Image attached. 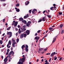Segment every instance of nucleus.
<instances>
[{"label": "nucleus", "mask_w": 64, "mask_h": 64, "mask_svg": "<svg viewBox=\"0 0 64 64\" xmlns=\"http://www.w3.org/2000/svg\"><path fill=\"white\" fill-rule=\"evenodd\" d=\"M5 19L4 18V19H3L2 20L3 22H5Z\"/></svg>", "instance_id": "51"}, {"label": "nucleus", "mask_w": 64, "mask_h": 64, "mask_svg": "<svg viewBox=\"0 0 64 64\" xmlns=\"http://www.w3.org/2000/svg\"><path fill=\"white\" fill-rule=\"evenodd\" d=\"M22 32V30H20L18 32V33L19 34H20L21 32Z\"/></svg>", "instance_id": "35"}, {"label": "nucleus", "mask_w": 64, "mask_h": 64, "mask_svg": "<svg viewBox=\"0 0 64 64\" xmlns=\"http://www.w3.org/2000/svg\"><path fill=\"white\" fill-rule=\"evenodd\" d=\"M23 35L24 37H26V36H27V34H23Z\"/></svg>", "instance_id": "21"}, {"label": "nucleus", "mask_w": 64, "mask_h": 64, "mask_svg": "<svg viewBox=\"0 0 64 64\" xmlns=\"http://www.w3.org/2000/svg\"><path fill=\"white\" fill-rule=\"evenodd\" d=\"M37 33H36V34H35L34 36H37Z\"/></svg>", "instance_id": "56"}, {"label": "nucleus", "mask_w": 64, "mask_h": 64, "mask_svg": "<svg viewBox=\"0 0 64 64\" xmlns=\"http://www.w3.org/2000/svg\"><path fill=\"white\" fill-rule=\"evenodd\" d=\"M5 0H0V1L2 2H4L5 1Z\"/></svg>", "instance_id": "62"}, {"label": "nucleus", "mask_w": 64, "mask_h": 64, "mask_svg": "<svg viewBox=\"0 0 64 64\" xmlns=\"http://www.w3.org/2000/svg\"><path fill=\"white\" fill-rule=\"evenodd\" d=\"M1 58H2V59H3V58H4V57L3 56H1Z\"/></svg>", "instance_id": "61"}, {"label": "nucleus", "mask_w": 64, "mask_h": 64, "mask_svg": "<svg viewBox=\"0 0 64 64\" xmlns=\"http://www.w3.org/2000/svg\"><path fill=\"white\" fill-rule=\"evenodd\" d=\"M0 44H2V40H0Z\"/></svg>", "instance_id": "37"}, {"label": "nucleus", "mask_w": 64, "mask_h": 64, "mask_svg": "<svg viewBox=\"0 0 64 64\" xmlns=\"http://www.w3.org/2000/svg\"><path fill=\"white\" fill-rule=\"evenodd\" d=\"M20 11V10L19 9H18L16 10V12H19Z\"/></svg>", "instance_id": "33"}, {"label": "nucleus", "mask_w": 64, "mask_h": 64, "mask_svg": "<svg viewBox=\"0 0 64 64\" xmlns=\"http://www.w3.org/2000/svg\"><path fill=\"white\" fill-rule=\"evenodd\" d=\"M30 32L29 30H26V33L27 35H28L30 33Z\"/></svg>", "instance_id": "5"}, {"label": "nucleus", "mask_w": 64, "mask_h": 64, "mask_svg": "<svg viewBox=\"0 0 64 64\" xmlns=\"http://www.w3.org/2000/svg\"><path fill=\"white\" fill-rule=\"evenodd\" d=\"M13 44H14L15 45V44H16V42H13Z\"/></svg>", "instance_id": "55"}, {"label": "nucleus", "mask_w": 64, "mask_h": 64, "mask_svg": "<svg viewBox=\"0 0 64 64\" xmlns=\"http://www.w3.org/2000/svg\"><path fill=\"white\" fill-rule=\"evenodd\" d=\"M10 50H9V49H8V50H7V52H9Z\"/></svg>", "instance_id": "54"}, {"label": "nucleus", "mask_w": 64, "mask_h": 64, "mask_svg": "<svg viewBox=\"0 0 64 64\" xmlns=\"http://www.w3.org/2000/svg\"><path fill=\"white\" fill-rule=\"evenodd\" d=\"M3 6H6V4H5V3H4L3 4Z\"/></svg>", "instance_id": "49"}, {"label": "nucleus", "mask_w": 64, "mask_h": 64, "mask_svg": "<svg viewBox=\"0 0 64 64\" xmlns=\"http://www.w3.org/2000/svg\"><path fill=\"white\" fill-rule=\"evenodd\" d=\"M32 11V10H29V12L30 13H31Z\"/></svg>", "instance_id": "43"}, {"label": "nucleus", "mask_w": 64, "mask_h": 64, "mask_svg": "<svg viewBox=\"0 0 64 64\" xmlns=\"http://www.w3.org/2000/svg\"><path fill=\"white\" fill-rule=\"evenodd\" d=\"M41 31V30H39L38 31V32H37L38 33H40V32Z\"/></svg>", "instance_id": "39"}, {"label": "nucleus", "mask_w": 64, "mask_h": 64, "mask_svg": "<svg viewBox=\"0 0 64 64\" xmlns=\"http://www.w3.org/2000/svg\"><path fill=\"white\" fill-rule=\"evenodd\" d=\"M8 44H10V45H11V42L10 40L9 41Z\"/></svg>", "instance_id": "17"}, {"label": "nucleus", "mask_w": 64, "mask_h": 64, "mask_svg": "<svg viewBox=\"0 0 64 64\" xmlns=\"http://www.w3.org/2000/svg\"><path fill=\"white\" fill-rule=\"evenodd\" d=\"M64 30H62L61 32V34H62L64 33Z\"/></svg>", "instance_id": "28"}, {"label": "nucleus", "mask_w": 64, "mask_h": 64, "mask_svg": "<svg viewBox=\"0 0 64 64\" xmlns=\"http://www.w3.org/2000/svg\"><path fill=\"white\" fill-rule=\"evenodd\" d=\"M42 19H40L39 21H38V22H41L42 21Z\"/></svg>", "instance_id": "42"}, {"label": "nucleus", "mask_w": 64, "mask_h": 64, "mask_svg": "<svg viewBox=\"0 0 64 64\" xmlns=\"http://www.w3.org/2000/svg\"><path fill=\"white\" fill-rule=\"evenodd\" d=\"M48 34H46V35H45V36L44 37V38H46V37L47 36Z\"/></svg>", "instance_id": "47"}, {"label": "nucleus", "mask_w": 64, "mask_h": 64, "mask_svg": "<svg viewBox=\"0 0 64 64\" xmlns=\"http://www.w3.org/2000/svg\"><path fill=\"white\" fill-rule=\"evenodd\" d=\"M24 62H21V63L20 64H23V63Z\"/></svg>", "instance_id": "63"}, {"label": "nucleus", "mask_w": 64, "mask_h": 64, "mask_svg": "<svg viewBox=\"0 0 64 64\" xmlns=\"http://www.w3.org/2000/svg\"><path fill=\"white\" fill-rule=\"evenodd\" d=\"M8 57V56H6V58H5L4 59V61L5 60H6V59H7Z\"/></svg>", "instance_id": "27"}, {"label": "nucleus", "mask_w": 64, "mask_h": 64, "mask_svg": "<svg viewBox=\"0 0 64 64\" xmlns=\"http://www.w3.org/2000/svg\"><path fill=\"white\" fill-rule=\"evenodd\" d=\"M46 11V10L44 11V12H43V14H44V13Z\"/></svg>", "instance_id": "59"}, {"label": "nucleus", "mask_w": 64, "mask_h": 64, "mask_svg": "<svg viewBox=\"0 0 64 64\" xmlns=\"http://www.w3.org/2000/svg\"><path fill=\"white\" fill-rule=\"evenodd\" d=\"M25 46L24 45H22V49H23L24 48H25Z\"/></svg>", "instance_id": "16"}, {"label": "nucleus", "mask_w": 64, "mask_h": 64, "mask_svg": "<svg viewBox=\"0 0 64 64\" xmlns=\"http://www.w3.org/2000/svg\"><path fill=\"white\" fill-rule=\"evenodd\" d=\"M30 24H28V23H26V26L29 27H30Z\"/></svg>", "instance_id": "15"}, {"label": "nucleus", "mask_w": 64, "mask_h": 64, "mask_svg": "<svg viewBox=\"0 0 64 64\" xmlns=\"http://www.w3.org/2000/svg\"><path fill=\"white\" fill-rule=\"evenodd\" d=\"M51 58H50V59L48 60L49 62H50V61H51Z\"/></svg>", "instance_id": "48"}, {"label": "nucleus", "mask_w": 64, "mask_h": 64, "mask_svg": "<svg viewBox=\"0 0 64 64\" xmlns=\"http://www.w3.org/2000/svg\"><path fill=\"white\" fill-rule=\"evenodd\" d=\"M62 58H60V59H59V60H62Z\"/></svg>", "instance_id": "53"}, {"label": "nucleus", "mask_w": 64, "mask_h": 64, "mask_svg": "<svg viewBox=\"0 0 64 64\" xmlns=\"http://www.w3.org/2000/svg\"><path fill=\"white\" fill-rule=\"evenodd\" d=\"M58 14H59V15H62V12H58Z\"/></svg>", "instance_id": "23"}, {"label": "nucleus", "mask_w": 64, "mask_h": 64, "mask_svg": "<svg viewBox=\"0 0 64 64\" xmlns=\"http://www.w3.org/2000/svg\"><path fill=\"white\" fill-rule=\"evenodd\" d=\"M54 7H52L50 8V10H54Z\"/></svg>", "instance_id": "20"}, {"label": "nucleus", "mask_w": 64, "mask_h": 64, "mask_svg": "<svg viewBox=\"0 0 64 64\" xmlns=\"http://www.w3.org/2000/svg\"><path fill=\"white\" fill-rule=\"evenodd\" d=\"M28 48V46L27 45L26 46L25 48Z\"/></svg>", "instance_id": "34"}, {"label": "nucleus", "mask_w": 64, "mask_h": 64, "mask_svg": "<svg viewBox=\"0 0 64 64\" xmlns=\"http://www.w3.org/2000/svg\"><path fill=\"white\" fill-rule=\"evenodd\" d=\"M18 33H16V36H18Z\"/></svg>", "instance_id": "64"}, {"label": "nucleus", "mask_w": 64, "mask_h": 64, "mask_svg": "<svg viewBox=\"0 0 64 64\" xmlns=\"http://www.w3.org/2000/svg\"><path fill=\"white\" fill-rule=\"evenodd\" d=\"M54 60H57V57H56V56L54 57Z\"/></svg>", "instance_id": "38"}, {"label": "nucleus", "mask_w": 64, "mask_h": 64, "mask_svg": "<svg viewBox=\"0 0 64 64\" xmlns=\"http://www.w3.org/2000/svg\"><path fill=\"white\" fill-rule=\"evenodd\" d=\"M53 29V28L50 27L49 28V30H52V29Z\"/></svg>", "instance_id": "32"}, {"label": "nucleus", "mask_w": 64, "mask_h": 64, "mask_svg": "<svg viewBox=\"0 0 64 64\" xmlns=\"http://www.w3.org/2000/svg\"><path fill=\"white\" fill-rule=\"evenodd\" d=\"M8 52H7L6 53V55H8Z\"/></svg>", "instance_id": "58"}, {"label": "nucleus", "mask_w": 64, "mask_h": 64, "mask_svg": "<svg viewBox=\"0 0 64 64\" xmlns=\"http://www.w3.org/2000/svg\"><path fill=\"white\" fill-rule=\"evenodd\" d=\"M21 62H20V61L18 62V64H21Z\"/></svg>", "instance_id": "45"}, {"label": "nucleus", "mask_w": 64, "mask_h": 64, "mask_svg": "<svg viewBox=\"0 0 64 64\" xmlns=\"http://www.w3.org/2000/svg\"><path fill=\"white\" fill-rule=\"evenodd\" d=\"M5 37V40H6L7 38V36H5L4 37H3V38Z\"/></svg>", "instance_id": "52"}, {"label": "nucleus", "mask_w": 64, "mask_h": 64, "mask_svg": "<svg viewBox=\"0 0 64 64\" xmlns=\"http://www.w3.org/2000/svg\"><path fill=\"white\" fill-rule=\"evenodd\" d=\"M39 51H40V52H41V51H42L41 49L40 48H39Z\"/></svg>", "instance_id": "50"}, {"label": "nucleus", "mask_w": 64, "mask_h": 64, "mask_svg": "<svg viewBox=\"0 0 64 64\" xmlns=\"http://www.w3.org/2000/svg\"><path fill=\"white\" fill-rule=\"evenodd\" d=\"M22 23L26 24L27 23V22L25 20H23L22 22Z\"/></svg>", "instance_id": "11"}, {"label": "nucleus", "mask_w": 64, "mask_h": 64, "mask_svg": "<svg viewBox=\"0 0 64 64\" xmlns=\"http://www.w3.org/2000/svg\"><path fill=\"white\" fill-rule=\"evenodd\" d=\"M54 30V29H53V30H50V31L48 32V33H49L50 32H52Z\"/></svg>", "instance_id": "44"}, {"label": "nucleus", "mask_w": 64, "mask_h": 64, "mask_svg": "<svg viewBox=\"0 0 64 64\" xmlns=\"http://www.w3.org/2000/svg\"><path fill=\"white\" fill-rule=\"evenodd\" d=\"M20 6V4L19 3H18L16 5V7H18V6Z\"/></svg>", "instance_id": "29"}, {"label": "nucleus", "mask_w": 64, "mask_h": 64, "mask_svg": "<svg viewBox=\"0 0 64 64\" xmlns=\"http://www.w3.org/2000/svg\"><path fill=\"white\" fill-rule=\"evenodd\" d=\"M45 18V17H44L42 18V21H45L46 20V18Z\"/></svg>", "instance_id": "14"}, {"label": "nucleus", "mask_w": 64, "mask_h": 64, "mask_svg": "<svg viewBox=\"0 0 64 64\" xmlns=\"http://www.w3.org/2000/svg\"><path fill=\"white\" fill-rule=\"evenodd\" d=\"M30 3L28 1H26V2H25V4L26 5H28Z\"/></svg>", "instance_id": "8"}, {"label": "nucleus", "mask_w": 64, "mask_h": 64, "mask_svg": "<svg viewBox=\"0 0 64 64\" xmlns=\"http://www.w3.org/2000/svg\"><path fill=\"white\" fill-rule=\"evenodd\" d=\"M50 53H49V54H46V55H50Z\"/></svg>", "instance_id": "60"}, {"label": "nucleus", "mask_w": 64, "mask_h": 64, "mask_svg": "<svg viewBox=\"0 0 64 64\" xmlns=\"http://www.w3.org/2000/svg\"><path fill=\"white\" fill-rule=\"evenodd\" d=\"M12 40L13 42H16L15 40H14V38H12Z\"/></svg>", "instance_id": "19"}, {"label": "nucleus", "mask_w": 64, "mask_h": 64, "mask_svg": "<svg viewBox=\"0 0 64 64\" xmlns=\"http://www.w3.org/2000/svg\"><path fill=\"white\" fill-rule=\"evenodd\" d=\"M8 59H6L5 60V61H4V62L5 63H6V62H7L8 61Z\"/></svg>", "instance_id": "40"}, {"label": "nucleus", "mask_w": 64, "mask_h": 64, "mask_svg": "<svg viewBox=\"0 0 64 64\" xmlns=\"http://www.w3.org/2000/svg\"><path fill=\"white\" fill-rule=\"evenodd\" d=\"M19 20L20 21H23L24 19L22 18H19Z\"/></svg>", "instance_id": "13"}, {"label": "nucleus", "mask_w": 64, "mask_h": 64, "mask_svg": "<svg viewBox=\"0 0 64 64\" xmlns=\"http://www.w3.org/2000/svg\"><path fill=\"white\" fill-rule=\"evenodd\" d=\"M27 23H28V24H31V22L30 21L28 22Z\"/></svg>", "instance_id": "31"}, {"label": "nucleus", "mask_w": 64, "mask_h": 64, "mask_svg": "<svg viewBox=\"0 0 64 64\" xmlns=\"http://www.w3.org/2000/svg\"><path fill=\"white\" fill-rule=\"evenodd\" d=\"M56 54V52H54V53L52 52V54H51L50 55V56L52 57L54 55H55Z\"/></svg>", "instance_id": "6"}, {"label": "nucleus", "mask_w": 64, "mask_h": 64, "mask_svg": "<svg viewBox=\"0 0 64 64\" xmlns=\"http://www.w3.org/2000/svg\"><path fill=\"white\" fill-rule=\"evenodd\" d=\"M63 24H61L60 26V28H62L63 27Z\"/></svg>", "instance_id": "25"}, {"label": "nucleus", "mask_w": 64, "mask_h": 64, "mask_svg": "<svg viewBox=\"0 0 64 64\" xmlns=\"http://www.w3.org/2000/svg\"><path fill=\"white\" fill-rule=\"evenodd\" d=\"M48 48H46L45 49H44V51H46L47 50Z\"/></svg>", "instance_id": "46"}, {"label": "nucleus", "mask_w": 64, "mask_h": 64, "mask_svg": "<svg viewBox=\"0 0 64 64\" xmlns=\"http://www.w3.org/2000/svg\"><path fill=\"white\" fill-rule=\"evenodd\" d=\"M13 51H12L11 52H10L9 53V54L10 55H11L12 54V52H13Z\"/></svg>", "instance_id": "18"}, {"label": "nucleus", "mask_w": 64, "mask_h": 64, "mask_svg": "<svg viewBox=\"0 0 64 64\" xmlns=\"http://www.w3.org/2000/svg\"><path fill=\"white\" fill-rule=\"evenodd\" d=\"M26 25H24V26H22V28H26Z\"/></svg>", "instance_id": "41"}, {"label": "nucleus", "mask_w": 64, "mask_h": 64, "mask_svg": "<svg viewBox=\"0 0 64 64\" xmlns=\"http://www.w3.org/2000/svg\"><path fill=\"white\" fill-rule=\"evenodd\" d=\"M18 24V22H15L14 24V26H17Z\"/></svg>", "instance_id": "12"}, {"label": "nucleus", "mask_w": 64, "mask_h": 64, "mask_svg": "<svg viewBox=\"0 0 64 64\" xmlns=\"http://www.w3.org/2000/svg\"><path fill=\"white\" fill-rule=\"evenodd\" d=\"M19 39L18 38L16 40V42L17 43L18 42H19Z\"/></svg>", "instance_id": "24"}, {"label": "nucleus", "mask_w": 64, "mask_h": 64, "mask_svg": "<svg viewBox=\"0 0 64 64\" xmlns=\"http://www.w3.org/2000/svg\"><path fill=\"white\" fill-rule=\"evenodd\" d=\"M40 38L39 37H38V36H36V37H35L34 38V39H35V40H36V43H37L38 40H39V39H40Z\"/></svg>", "instance_id": "3"}, {"label": "nucleus", "mask_w": 64, "mask_h": 64, "mask_svg": "<svg viewBox=\"0 0 64 64\" xmlns=\"http://www.w3.org/2000/svg\"><path fill=\"white\" fill-rule=\"evenodd\" d=\"M11 26H10L9 28H7V30H9L11 28Z\"/></svg>", "instance_id": "22"}, {"label": "nucleus", "mask_w": 64, "mask_h": 64, "mask_svg": "<svg viewBox=\"0 0 64 64\" xmlns=\"http://www.w3.org/2000/svg\"><path fill=\"white\" fill-rule=\"evenodd\" d=\"M20 38H24L23 34H22L20 36Z\"/></svg>", "instance_id": "9"}, {"label": "nucleus", "mask_w": 64, "mask_h": 64, "mask_svg": "<svg viewBox=\"0 0 64 64\" xmlns=\"http://www.w3.org/2000/svg\"><path fill=\"white\" fill-rule=\"evenodd\" d=\"M7 34L8 35V36H10L8 37L9 38H11L12 36V33L11 32H8L7 33Z\"/></svg>", "instance_id": "1"}, {"label": "nucleus", "mask_w": 64, "mask_h": 64, "mask_svg": "<svg viewBox=\"0 0 64 64\" xmlns=\"http://www.w3.org/2000/svg\"><path fill=\"white\" fill-rule=\"evenodd\" d=\"M37 12V10L34 9V10H32V14H35Z\"/></svg>", "instance_id": "2"}, {"label": "nucleus", "mask_w": 64, "mask_h": 64, "mask_svg": "<svg viewBox=\"0 0 64 64\" xmlns=\"http://www.w3.org/2000/svg\"><path fill=\"white\" fill-rule=\"evenodd\" d=\"M47 16L49 18H50L51 17L50 15H47Z\"/></svg>", "instance_id": "26"}, {"label": "nucleus", "mask_w": 64, "mask_h": 64, "mask_svg": "<svg viewBox=\"0 0 64 64\" xmlns=\"http://www.w3.org/2000/svg\"><path fill=\"white\" fill-rule=\"evenodd\" d=\"M8 57L10 58H11V56H10V55L9 54H8Z\"/></svg>", "instance_id": "36"}, {"label": "nucleus", "mask_w": 64, "mask_h": 64, "mask_svg": "<svg viewBox=\"0 0 64 64\" xmlns=\"http://www.w3.org/2000/svg\"><path fill=\"white\" fill-rule=\"evenodd\" d=\"M25 50L26 51V52H28V48H25Z\"/></svg>", "instance_id": "30"}, {"label": "nucleus", "mask_w": 64, "mask_h": 64, "mask_svg": "<svg viewBox=\"0 0 64 64\" xmlns=\"http://www.w3.org/2000/svg\"><path fill=\"white\" fill-rule=\"evenodd\" d=\"M25 60V58H23L22 59V62H24Z\"/></svg>", "instance_id": "7"}, {"label": "nucleus", "mask_w": 64, "mask_h": 64, "mask_svg": "<svg viewBox=\"0 0 64 64\" xmlns=\"http://www.w3.org/2000/svg\"><path fill=\"white\" fill-rule=\"evenodd\" d=\"M20 28L21 29L22 32H24L26 30V29L25 28Z\"/></svg>", "instance_id": "4"}, {"label": "nucleus", "mask_w": 64, "mask_h": 64, "mask_svg": "<svg viewBox=\"0 0 64 64\" xmlns=\"http://www.w3.org/2000/svg\"><path fill=\"white\" fill-rule=\"evenodd\" d=\"M27 16H24V18H28V14H27Z\"/></svg>", "instance_id": "10"}, {"label": "nucleus", "mask_w": 64, "mask_h": 64, "mask_svg": "<svg viewBox=\"0 0 64 64\" xmlns=\"http://www.w3.org/2000/svg\"><path fill=\"white\" fill-rule=\"evenodd\" d=\"M18 28H20V26L19 25H18Z\"/></svg>", "instance_id": "57"}]
</instances>
